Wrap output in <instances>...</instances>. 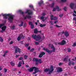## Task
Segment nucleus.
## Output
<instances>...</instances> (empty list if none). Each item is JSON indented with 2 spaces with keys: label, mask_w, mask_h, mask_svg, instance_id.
<instances>
[{
  "label": "nucleus",
  "mask_w": 76,
  "mask_h": 76,
  "mask_svg": "<svg viewBox=\"0 0 76 76\" xmlns=\"http://www.w3.org/2000/svg\"><path fill=\"white\" fill-rule=\"evenodd\" d=\"M2 16H3L4 19H7V17L8 16L9 17L8 18V20L10 22H12L13 20V18H14V15H11L10 14H2Z\"/></svg>",
  "instance_id": "1"
},
{
  "label": "nucleus",
  "mask_w": 76,
  "mask_h": 76,
  "mask_svg": "<svg viewBox=\"0 0 76 76\" xmlns=\"http://www.w3.org/2000/svg\"><path fill=\"white\" fill-rule=\"evenodd\" d=\"M38 58H34L33 59V61H35V65H38Z\"/></svg>",
  "instance_id": "9"
},
{
  "label": "nucleus",
  "mask_w": 76,
  "mask_h": 76,
  "mask_svg": "<svg viewBox=\"0 0 76 76\" xmlns=\"http://www.w3.org/2000/svg\"><path fill=\"white\" fill-rule=\"evenodd\" d=\"M43 1H41L40 2H39L38 4H39V6H41V4H43Z\"/></svg>",
  "instance_id": "24"
},
{
  "label": "nucleus",
  "mask_w": 76,
  "mask_h": 76,
  "mask_svg": "<svg viewBox=\"0 0 76 76\" xmlns=\"http://www.w3.org/2000/svg\"><path fill=\"white\" fill-rule=\"evenodd\" d=\"M64 10L65 11H66V7H65L64 8Z\"/></svg>",
  "instance_id": "57"
},
{
  "label": "nucleus",
  "mask_w": 76,
  "mask_h": 76,
  "mask_svg": "<svg viewBox=\"0 0 76 76\" xmlns=\"http://www.w3.org/2000/svg\"><path fill=\"white\" fill-rule=\"evenodd\" d=\"M23 35V34H21L20 35V36L19 37H20V38H21L22 37Z\"/></svg>",
  "instance_id": "58"
},
{
  "label": "nucleus",
  "mask_w": 76,
  "mask_h": 76,
  "mask_svg": "<svg viewBox=\"0 0 76 76\" xmlns=\"http://www.w3.org/2000/svg\"><path fill=\"white\" fill-rule=\"evenodd\" d=\"M53 15H50V19L51 20H56L58 19V18L57 17H53Z\"/></svg>",
  "instance_id": "8"
},
{
  "label": "nucleus",
  "mask_w": 76,
  "mask_h": 76,
  "mask_svg": "<svg viewBox=\"0 0 76 76\" xmlns=\"http://www.w3.org/2000/svg\"><path fill=\"white\" fill-rule=\"evenodd\" d=\"M45 13H43L42 14V16H45Z\"/></svg>",
  "instance_id": "59"
},
{
  "label": "nucleus",
  "mask_w": 76,
  "mask_h": 76,
  "mask_svg": "<svg viewBox=\"0 0 76 76\" xmlns=\"http://www.w3.org/2000/svg\"><path fill=\"white\" fill-rule=\"evenodd\" d=\"M24 58L25 60L27 59V58H28V56L26 55H25L24 56Z\"/></svg>",
  "instance_id": "34"
},
{
  "label": "nucleus",
  "mask_w": 76,
  "mask_h": 76,
  "mask_svg": "<svg viewBox=\"0 0 76 76\" xmlns=\"http://www.w3.org/2000/svg\"><path fill=\"white\" fill-rule=\"evenodd\" d=\"M67 50L68 52H70L71 51V49H70L69 48H68Z\"/></svg>",
  "instance_id": "43"
},
{
  "label": "nucleus",
  "mask_w": 76,
  "mask_h": 76,
  "mask_svg": "<svg viewBox=\"0 0 76 76\" xmlns=\"http://www.w3.org/2000/svg\"><path fill=\"white\" fill-rule=\"evenodd\" d=\"M75 6V4L71 3L70 4V6L72 9H73L74 6Z\"/></svg>",
  "instance_id": "19"
},
{
  "label": "nucleus",
  "mask_w": 76,
  "mask_h": 76,
  "mask_svg": "<svg viewBox=\"0 0 76 76\" xmlns=\"http://www.w3.org/2000/svg\"><path fill=\"white\" fill-rule=\"evenodd\" d=\"M33 24L32 23L31 21H30L29 22V25H33Z\"/></svg>",
  "instance_id": "45"
},
{
  "label": "nucleus",
  "mask_w": 76,
  "mask_h": 76,
  "mask_svg": "<svg viewBox=\"0 0 76 76\" xmlns=\"http://www.w3.org/2000/svg\"><path fill=\"white\" fill-rule=\"evenodd\" d=\"M73 16L75 17V16H76V14H75L73 13Z\"/></svg>",
  "instance_id": "63"
},
{
  "label": "nucleus",
  "mask_w": 76,
  "mask_h": 76,
  "mask_svg": "<svg viewBox=\"0 0 76 76\" xmlns=\"http://www.w3.org/2000/svg\"><path fill=\"white\" fill-rule=\"evenodd\" d=\"M43 50L44 51H45L46 52H47L48 54H50V50H49L47 48L45 49V48H43Z\"/></svg>",
  "instance_id": "16"
},
{
  "label": "nucleus",
  "mask_w": 76,
  "mask_h": 76,
  "mask_svg": "<svg viewBox=\"0 0 76 76\" xmlns=\"http://www.w3.org/2000/svg\"><path fill=\"white\" fill-rule=\"evenodd\" d=\"M23 58L22 57H21L20 58H19L18 60H23Z\"/></svg>",
  "instance_id": "36"
},
{
  "label": "nucleus",
  "mask_w": 76,
  "mask_h": 76,
  "mask_svg": "<svg viewBox=\"0 0 76 76\" xmlns=\"http://www.w3.org/2000/svg\"><path fill=\"white\" fill-rule=\"evenodd\" d=\"M63 60L64 61H67V58H65Z\"/></svg>",
  "instance_id": "46"
},
{
  "label": "nucleus",
  "mask_w": 76,
  "mask_h": 76,
  "mask_svg": "<svg viewBox=\"0 0 76 76\" xmlns=\"http://www.w3.org/2000/svg\"><path fill=\"white\" fill-rule=\"evenodd\" d=\"M34 43L35 45H39V43L37 42H34Z\"/></svg>",
  "instance_id": "41"
},
{
  "label": "nucleus",
  "mask_w": 76,
  "mask_h": 76,
  "mask_svg": "<svg viewBox=\"0 0 76 76\" xmlns=\"http://www.w3.org/2000/svg\"><path fill=\"white\" fill-rule=\"evenodd\" d=\"M63 63H60L59 64V66H61V65H62Z\"/></svg>",
  "instance_id": "55"
},
{
  "label": "nucleus",
  "mask_w": 76,
  "mask_h": 76,
  "mask_svg": "<svg viewBox=\"0 0 76 76\" xmlns=\"http://www.w3.org/2000/svg\"><path fill=\"white\" fill-rule=\"evenodd\" d=\"M57 22H58V20L55 21H54V23L56 24V23H57Z\"/></svg>",
  "instance_id": "60"
},
{
  "label": "nucleus",
  "mask_w": 76,
  "mask_h": 76,
  "mask_svg": "<svg viewBox=\"0 0 76 76\" xmlns=\"http://www.w3.org/2000/svg\"><path fill=\"white\" fill-rule=\"evenodd\" d=\"M64 35L66 37H68L69 36V32L67 31H65L64 32Z\"/></svg>",
  "instance_id": "17"
},
{
  "label": "nucleus",
  "mask_w": 76,
  "mask_h": 76,
  "mask_svg": "<svg viewBox=\"0 0 76 76\" xmlns=\"http://www.w3.org/2000/svg\"><path fill=\"white\" fill-rule=\"evenodd\" d=\"M72 46V47H75L76 46V43H74Z\"/></svg>",
  "instance_id": "40"
},
{
  "label": "nucleus",
  "mask_w": 76,
  "mask_h": 76,
  "mask_svg": "<svg viewBox=\"0 0 76 76\" xmlns=\"http://www.w3.org/2000/svg\"><path fill=\"white\" fill-rule=\"evenodd\" d=\"M63 14H62L61 15H60L59 16L60 17V18H62V17H63Z\"/></svg>",
  "instance_id": "44"
},
{
  "label": "nucleus",
  "mask_w": 76,
  "mask_h": 76,
  "mask_svg": "<svg viewBox=\"0 0 76 76\" xmlns=\"http://www.w3.org/2000/svg\"><path fill=\"white\" fill-rule=\"evenodd\" d=\"M13 41H11L10 42V45L12 44H13Z\"/></svg>",
  "instance_id": "56"
},
{
  "label": "nucleus",
  "mask_w": 76,
  "mask_h": 76,
  "mask_svg": "<svg viewBox=\"0 0 76 76\" xmlns=\"http://www.w3.org/2000/svg\"><path fill=\"white\" fill-rule=\"evenodd\" d=\"M66 44V42L63 40L61 42H59L57 44L58 45H65Z\"/></svg>",
  "instance_id": "7"
},
{
  "label": "nucleus",
  "mask_w": 76,
  "mask_h": 76,
  "mask_svg": "<svg viewBox=\"0 0 76 76\" xmlns=\"http://www.w3.org/2000/svg\"><path fill=\"white\" fill-rule=\"evenodd\" d=\"M7 27L6 26H4L2 27L1 28L2 30L1 31V33H3V32H4V31H6V29Z\"/></svg>",
  "instance_id": "12"
},
{
  "label": "nucleus",
  "mask_w": 76,
  "mask_h": 76,
  "mask_svg": "<svg viewBox=\"0 0 76 76\" xmlns=\"http://www.w3.org/2000/svg\"><path fill=\"white\" fill-rule=\"evenodd\" d=\"M34 48H32L30 50V51L31 52L33 51L34 50Z\"/></svg>",
  "instance_id": "48"
},
{
  "label": "nucleus",
  "mask_w": 76,
  "mask_h": 76,
  "mask_svg": "<svg viewBox=\"0 0 76 76\" xmlns=\"http://www.w3.org/2000/svg\"><path fill=\"white\" fill-rule=\"evenodd\" d=\"M60 33L61 34H64V31H61L60 32Z\"/></svg>",
  "instance_id": "49"
},
{
  "label": "nucleus",
  "mask_w": 76,
  "mask_h": 76,
  "mask_svg": "<svg viewBox=\"0 0 76 76\" xmlns=\"http://www.w3.org/2000/svg\"><path fill=\"white\" fill-rule=\"evenodd\" d=\"M4 24L3 23L2 24H0V28H1V27H2V26H4Z\"/></svg>",
  "instance_id": "37"
},
{
  "label": "nucleus",
  "mask_w": 76,
  "mask_h": 76,
  "mask_svg": "<svg viewBox=\"0 0 76 76\" xmlns=\"http://www.w3.org/2000/svg\"><path fill=\"white\" fill-rule=\"evenodd\" d=\"M4 71L5 73H6L7 71V69L6 68H4Z\"/></svg>",
  "instance_id": "42"
},
{
  "label": "nucleus",
  "mask_w": 76,
  "mask_h": 76,
  "mask_svg": "<svg viewBox=\"0 0 76 76\" xmlns=\"http://www.w3.org/2000/svg\"><path fill=\"white\" fill-rule=\"evenodd\" d=\"M39 26L41 28H42L43 27H44V26H46V24H40L39 25Z\"/></svg>",
  "instance_id": "20"
},
{
  "label": "nucleus",
  "mask_w": 76,
  "mask_h": 76,
  "mask_svg": "<svg viewBox=\"0 0 76 76\" xmlns=\"http://www.w3.org/2000/svg\"><path fill=\"white\" fill-rule=\"evenodd\" d=\"M19 56H20V55H16V56H15L16 58H17V57H19Z\"/></svg>",
  "instance_id": "62"
},
{
  "label": "nucleus",
  "mask_w": 76,
  "mask_h": 76,
  "mask_svg": "<svg viewBox=\"0 0 76 76\" xmlns=\"http://www.w3.org/2000/svg\"><path fill=\"white\" fill-rule=\"evenodd\" d=\"M57 72L58 73L63 72V69H62V68L61 67H58V69L57 70Z\"/></svg>",
  "instance_id": "13"
},
{
  "label": "nucleus",
  "mask_w": 76,
  "mask_h": 76,
  "mask_svg": "<svg viewBox=\"0 0 76 76\" xmlns=\"http://www.w3.org/2000/svg\"><path fill=\"white\" fill-rule=\"evenodd\" d=\"M55 26H56V27H57V28H60L61 27H62V26H59L58 25H55Z\"/></svg>",
  "instance_id": "35"
},
{
  "label": "nucleus",
  "mask_w": 76,
  "mask_h": 76,
  "mask_svg": "<svg viewBox=\"0 0 76 76\" xmlns=\"http://www.w3.org/2000/svg\"><path fill=\"white\" fill-rule=\"evenodd\" d=\"M49 23H50V25H54V22L52 21H49Z\"/></svg>",
  "instance_id": "30"
},
{
  "label": "nucleus",
  "mask_w": 76,
  "mask_h": 76,
  "mask_svg": "<svg viewBox=\"0 0 76 76\" xmlns=\"http://www.w3.org/2000/svg\"><path fill=\"white\" fill-rule=\"evenodd\" d=\"M10 64H11V66H15V64L12 61L11 62H10Z\"/></svg>",
  "instance_id": "26"
},
{
  "label": "nucleus",
  "mask_w": 76,
  "mask_h": 76,
  "mask_svg": "<svg viewBox=\"0 0 76 76\" xmlns=\"http://www.w3.org/2000/svg\"><path fill=\"white\" fill-rule=\"evenodd\" d=\"M31 12V10H27L26 12V13H28V15H30L32 14V12Z\"/></svg>",
  "instance_id": "18"
},
{
  "label": "nucleus",
  "mask_w": 76,
  "mask_h": 76,
  "mask_svg": "<svg viewBox=\"0 0 76 76\" xmlns=\"http://www.w3.org/2000/svg\"><path fill=\"white\" fill-rule=\"evenodd\" d=\"M18 12H19L20 14V15H22L23 16H25V15H24V12L22 11V10H18Z\"/></svg>",
  "instance_id": "15"
},
{
  "label": "nucleus",
  "mask_w": 76,
  "mask_h": 76,
  "mask_svg": "<svg viewBox=\"0 0 76 76\" xmlns=\"http://www.w3.org/2000/svg\"><path fill=\"white\" fill-rule=\"evenodd\" d=\"M73 20H76V17H74L73 19Z\"/></svg>",
  "instance_id": "52"
},
{
  "label": "nucleus",
  "mask_w": 76,
  "mask_h": 76,
  "mask_svg": "<svg viewBox=\"0 0 76 76\" xmlns=\"http://www.w3.org/2000/svg\"><path fill=\"white\" fill-rule=\"evenodd\" d=\"M69 61L68 63V65L70 66V65H71L72 64L71 63H72L73 62L72 61H70V59H69Z\"/></svg>",
  "instance_id": "25"
},
{
  "label": "nucleus",
  "mask_w": 76,
  "mask_h": 76,
  "mask_svg": "<svg viewBox=\"0 0 76 76\" xmlns=\"http://www.w3.org/2000/svg\"><path fill=\"white\" fill-rule=\"evenodd\" d=\"M34 72L33 73V74L34 75V74H36L38 72H41V71L40 70H39V69L38 67H36L35 66H34Z\"/></svg>",
  "instance_id": "4"
},
{
  "label": "nucleus",
  "mask_w": 76,
  "mask_h": 76,
  "mask_svg": "<svg viewBox=\"0 0 76 76\" xmlns=\"http://www.w3.org/2000/svg\"><path fill=\"white\" fill-rule=\"evenodd\" d=\"M0 41H1L2 42H3V39H2V38L0 39Z\"/></svg>",
  "instance_id": "51"
},
{
  "label": "nucleus",
  "mask_w": 76,
  "mask_h": 76,
  "mask_svg": "<svg viewBox=\"0 0 76 76\" xmlns=\"http://www.w3.org/2000/svg\"><path fill=\"white\" fill-rule=\"evenodd\" d=\"M44 17L43 16H42L40 17V19H42H42H44Z\"/></svg>",
  "instance_id": "53"
},
{
  "label": "nucleus",
  "mask_w": 76,
  "mask_h": 76,
  "mask_svg": "<svg viewBox=\"0 0 76 76\" xmlns=\"http://www.w3.org/2000/svg\"><path fill=\"white\" fill-rule=\"evenodd\" d=\"M61 1H62V2H66V0H61Z\"/></svg>",
  "instance_id": "54"
},
{
  "label": "nucleus",
  "mask_w": 76,
  "mask_h": 76,
  "mask_svg": "<svg viewBox=\"0 0 76 76\" xmlns=\"http://www.w3.org/2000/svg\"><path fill=\"white\" fill-rule=\"evenodd\" d=\"M31 38L34 39H36V41H39L41 39V36L39 35L37 36L36 34H33L31 35Z\"/></svg>",
  "instance_id": "2"
},
{
  "label": "nucleus",
  "mask_w": 76,
  "mask_h": 76,
  "mask_svg": "<svg viewBox=\"0 0 76 76\" xmlns=\"http://www.w3.org/2000/svg\"><path fill=\"white\" fill-rule=\"evenodd\" d=\"M48 71H49V72L48 73V74H49V75H51V73H52L54 71V67L53 66L51 65L50 67V68H46L44 70V72H48Z\"/></svg>",
  "instance_id": "3"
},
{
  "label": "nucleus",
  "mask_w": 76,
  "mask_h": 76,
  "mask_svg": "<svg viewBox=\"0 0 76 76\" xmlns=\"http://www.w3.org/2000/svg\"><path fill=\"white\" fill-rule=\"evenodd\" d=\"M34 24H32V25H31V29H34Z\"/></svg>",
  "instance_id": "38"
},
{
  "label": "nucleus",
  "mask_w": 76,
  "mask_h": 76,
  "mask_svg": "<svg viewBox=\"0 0 76 76\" xmlns=\"http://www.w3.org/2000/svg\"><path fill=\"white\" fill-rule=\"evenodd\" d=\"M14 48H15V53L16 54V53H18V51L19 53H20L21 52V50L17 46H15Z\"/></svg>",
  "instance_id": "5"
},
{
  "label": "nucleus",
  "mask_w": 76,
  "mask_h": 76,
  "mask_svg": "<svg viewBox=\"0 0 76 76\" xmlns=\"http://www.w3.org/2000/svg\"><path fill=\"white\" fill-rule=\"evenodd\" d=\"M23 25V22H21V23L20 24L18 25V26H20V27H21V26H22Z\"/></svg>",
  "instance_id": "27"
},
{
  "label": "nucleus",
  "mask_w": 76,
  "mask_h": 76,
  "mask_svg": "<svg viewBox=\"0 0 76 76\" xmlns=\"http://www.w3.org/2000/svg\"><path fill=\"white\" fill-rule=\"evenodd\" d=\"M26 26H27V24H26V23H24V27H26Z\"/></svg>",
  "instance_id": "50"
},
{
  "label": "nucleus",
  "mask_w": 76,
  "mask_h": 76,
  "mask_svg": "<svg viewBox=\"0 0 76 76\" xmlns=\"http://www.w3.org/2000/svg\"><path fill=\"white\" fill-rule=\"evenodd\" d=\"M21 39V38H20V37L19 36H18L17 38V40L18 41H20Z\"/></svg>",
  "instance_id": "32"
},
{
  "label": "nucleus",
  "mask_w": 76,
  "mask_h": 76,
  "mask_svg": "<svg viewBox=\"0 0 76 76\" xmlns=\"http://www.w3.org/2000/svg\"><path fill=\"white\" fill-rule=\"evenodd\" d=\"M22 61H20L18 65V67H20L22 66Z\"/></svg>",
  "instance_id": "21"
},
{
  "label": "nucleus",
  "mask_w": 76,
  "mask_h": 76,
  "mask_svg": "<svg viewBox=\"0 0 76 76\" xmlns=\"http://www.w3.org/2000/svg\"><path fill=\"white\" fill-rule=\"evenodd\" d=\"M50 6H51V7H54V3H53L52 4H50Z\"/></svg>",
  "instance_id": "28"
},
{
  "label": "nucleus",
  "mask_w": 76,
  "mask_h": 76,
  "mask_svg": "<svg viewBox=\"0 0 76 76\" xmlns=\"http://www.w3.org/2000/svg\"><path fill=\"white\" fill-rule=\"evenodd\" d=\"M26 17H27V19H29V18H32V17L31 16L28 15H26Z\"/></svg>",
  "instance_id": "39"
},
{
  "label": "nucleus",
  "mask_w": 76,
  "mask_h": 76,
  "mask_svg": "<svg viewBox=\"0 0 76 76\" xmlns=\"http://www.w3.org/2000/svg\"><path fill=\"white\" fill-rule=\"evenodd\" d=\"M51 48L53 49L52 50H50V54H51V53H54L55 51H56V48H54V45L53 44H52L51 46Z\"/></svg>",
  "instance_id": "6"
},
{
  "label": "nucleus",
  "mask_w": 76,
  "mask_h": 76,
  "mask_svg": "<svg viewBox=\"0 0 76 76\" xmlns=\"http://www.w3.org/2000/svg\"><path fill=\"white\" fill-rule=\"evenodd\" d=\"M71 64L73 66H74V65H75V62H72V64Z\"/></svg>",
  "instance_id": "64"
},
{
  "label": "nucleus",
  "mask_w": 76,
  "mask_h": 76,
  "mask_svg": "<svg viewBox=\"0 0 76 76\" xmlns=\"http://www.w3.org/2000/svg\"><path fill=\"white\" fill-rule=\"evenodd\" d=\"M35 67H33L31 68H30V69H28V70L29 71V72H33L34 69V68Z\"/></svg>",
  "instance_id": "14"
},
{
  "label": "nucleus",
  "mask_w": 76,
  "mask_h": 76,
  "mask_svg": "<svg viewBox=\"0 0 76 76\" xmlns=\"http://www.w3.org/2000/svg\"><path fill=\"white\" fill-rule=\"evenodd\" d=\"M38 32V29H37V28H35L34 29V34H37Z\"/></svg>",
  "instance_id": "22"
},
{
  "label": "nucleus",
  "mask_w": 76,
  "mask_h": 76,
  "mask_svg": "<svg viewBox=\"0 0 76 76\" xmlns=\"http://www.w3.org/2000/svg\"><path fill=\"white\" fill-rule=\"evenodd\" d=\"M56 9H57V11H60V10H61V9H60L59 7H58V6H56V8H53V12H54V11H55Z\"/></svg>",
  "instance_id": "10"
},
{
  "label": "nucleus",
  "mask_w": 76,
  "mask_h": 76,
  "mask_svg": "<svg viewBox=\"0 0 76 76\" xmlns=\"http://www.w3.org/2000/svg\"><path fill=\"white\" fill-rule=\"evenodd\" d=\"M29 7H30V8L32 9L33 10H34V6H33V5H30Z\"/></svg>",
  "instance_id": "29"
},
{
  "label": "nucleus",
  "mask_w": 76,
  "mask_h": 76,
  "mask_svg": "<svg viewBox=\"0 0 76 76\" xmlns=\"http://www.w3.org/2000/svg\"><path fill=\"white\" fill-rule=\"evenodd\" d=\"M28 50H30V49H31V47L29 46V47L28 48Z\"/></svg>",
  "instance_id": "61"
},
{
  "label": "nucleus",
  "mask_w": 76,
  "mask_h": 76,
  "mask_svg": "<svg viewBox=\"0 0 76 76\" xmlns=\"http://www.w3.org/2000/svg\"><path fill=\"white\" fill-rule=\"evenodd\" d=\"M45 53L44 52H41L39 56V58H41L42 57V56H43L44 55H45Z\"/></svg>",
  "instance_id": "11"
},
{
  "label": "nucleus",
  "mask_w": 76,
  "mask_h": 76,
  "mask_svg": "<svg viewBox=\"0 0 76 76\" xmlns=\"http://www.w3.org/2000/svg\"><path fill=\"white\" fill-rule=\"evenodd\" d=\"M37 62L39 63L40 64H41L42 63V60H41V59H40L38 60V59L37 60Z\"/></svg>",
  "instance_id": "23"
},
{
  "label": "nucleus",
  "mask_w": 76,
  "mask_h": 76,
  "mask_svg": "<svg viewBox=\"0 0 76 76\" xmlns=\"http://www.w3.org/2000/svg\"><path fill=\"white\" fill-rule=\"evenodd\" d=\"M12 28H11V29H12V30H15V26H13Z\"/></svg>",
  "instance_id": "33"
},
{
  "label": "nucleus",
  "mask_w": 76,
  "mask_h": 76,
  "mask_svg": "<svg viewBox=\"0 0 76 76\" xmlns=\"http://www.w3.org/2000/svg\"><path fill=\"white\" fill-rule=\"evenodd\" d=\"M23 41H21L20 42V43L21 44H23Z\"/></svg>",
  "instance_id": "47"
},
{
  "label": "nucleus",
  "mask_w": 76,
  "mask_h": 76,
  "mask_svg": "<svg viewBox=\"0 0 76 76\" xmlns=\"http://www.w3.org/2000/svg\"><path fill=\"white\" fill-rule=\"evenodd\" d=\"M29 45V43H27L25 45V46L26 47H28Z\"/></svg>",
  "instance_id": "31"
}]
</instances>
